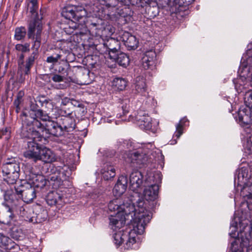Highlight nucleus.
Listing matches in <instances>:
<instances>
[{"instance_id":"c85d7f7f","label":"nucleus","mask_w":252,"mask_h":252,"mask_svg":"<svg viewBox=\"0 0 252 252\" xmlns=\"http://www.w3.org/2000/svg\"><path fill=\"white\" fill-rule=\"evenodd\" d=\"M42 30V26L40 25L38 23L34 22L30 23L29 25L28 31L29 38H32L33 33L35 32H36L35 38L40 37Z\"/></svg>"},{"instance_id":"4c0bfd02","label":"nucleus","mask_w":252,"mask_h":252,"mask_svg":"<svg viewBox=\"0 0 252 252\" xmlns=\"http://www.w3.org/2000/svg\"><path fill=\"white\" fill-rule=\"evenodd\" d=\"M187 119L186 118H183L180 122L176 125V131L175 133L174 136L177 138H179L183 133V125L187 122Z\"/></svg>"},{"instance_id":"bb28decb","label":"nucleus","mask_w":252,"mask_h":252,"mask_svg":"<svg viewBox=\"0 0 252 252\" xmlns=\"http://www.w3.org/2000/svg\"><path fill=\"white\" fill-rule=\"evenodd\" d=\"M46 200L47 204L50 206L61 204L62 196L56 191H50L47 194Z\"/></svg>"},{"instance_id":"09e8293b","label":"nucleus","mask_w":252,"mask_h":252,"mask_svg":"<svg viewBox=\"0 0 252 252\" xmlns=\"http://www.w3.org/2000/svg\"><path fill=\"white\" fill-rule=\"evenodd\" d=\"M242 80V78H239L237 80L236 82L234 81L235 87L238 93L242 92L244 88V86L240 83Z\"/></svg>"},{"instance_id":"8fccbe9b","label":"nucleus","mask_w":252,"mask_h":252,"mask_svg":"<svg viewBox=\"0 0 252 252\" xmlns=\"http://www.w3.org/2000/svg\"><path fill=\"white\" fill-rule=\"evenodd\" d=\"M41 43V37H37L35 38V39L34 41V43L32 46V48L34 50V51H36L38 52V50L40 47Z\"/></svg>"},{"instance_id":"393cba45","label":"nucleus","mask_w":252,"mask_h":252,"mask_svg":"<svg viewBox=\"0 0 252 252\" xmlns=\"http://www.w3.org/2000/svg\"><path fill=\"white\" fill-rule=\"evenodd\" d=\"M101 173L103 179L105 180L111 179L116 175L115 168L108 163L104 164L103 168L101 170Z\"/></svg>"},{"instance_id":"72a5a7b5","label":"nucleus","mask_w":252,"mask_h":252,"mask_svg":"<svg viewBox=\"0 0 252 252\" xmlns=\"http://www.w3.org/2000/svg\"><path fill=\"white\" fill-rule=\"evenodd\" d=\"M116 59L118 63L124 67L128 66L130 62L129 57L127 54L124 53L119 54L117 57H116Z\"/></svg>"},{"instance_id":"423d86ee","label":"nucleus","mask_w":252,"mask_h":252,"mask_svg":"<svg viewBox=\"0 0 252 252\" xmlns=\"http://www.w3.org/2000/svg\"><path fill=\"white\" fill-rule=\"evenodd\" d=\"M29 186V188L24 189H23L24 188L23 186L21 188H19L16 185L14 187V190L12 189V193L8 190L5 192L4 196V199L5 200L12 199L13 195L14 193H16L18 197H22L25 202L27 203L31 202L36 196L35 190L33 187L31 186Z\"/></svg>"},{"instance_id":"052dcab7","label":"nucleus","mask_w":252,"mask_h":252,"mask_svg":"<svg viewBox=\"0 0 252 252\" xmlns=\"http://www.w3.org/2000/svg\"><path fill=\"white\" fill-rule=\"evenodd\" d=\"M247 252H252V245L248 247Z\"/></svg>"},{"instance_id":"f8f14e48","label":"nucleus","mask_w":252,"mask_h":252,"mask_svg":"<svg viewBox=\"0 0 252 252\" xmlns=\"http://www.w3.org/2000/svg\"><path fill=\"white\" fill-rule=\"evenodd\" d=\"M74 20H69L68 23L63 28L64 32L68 34H80L86 33L87 31L86 26L84 24H77Z\"/></svg>"},{"instance_id":"412c9836","label":"nucleus","mask_w":252,"mask_h":252,"mask_svg":"<svg viewBox=\"0 0 252 252\" xmlns=\"http://www.w3.org/2000/svg\"><path fill=\"white\" fill-rule=\"evenodd\" d=\"M38 160H41L46 163L54 162L56 160L55 155L50 149L46 147L41 148Z\"/></svg>"},{"instance_id":"5fc2aeb1","label":"nucleus","mask_w":252,"mask_h":252,"mask_svg":"<svg viewBox=\"0 0 252 252\" xmlns=\"http://www.w3.org/2000/svg\"><path fill=\"white\" fill-rule=\"evenodd\" d=\"M24 95V93L23 91H20L17 95L16 98L15 99L20 100L21 101H23V97Z\"/></svg>"},{"instance_id":"c756f323","label":"nucleus","mask_w":252,"mask_h":252,"mask_svg":"<svg viewBox=\"0 0 252 252\" xmlns=\"http://www.w3.org/2000/svg\"><path fill=\"white\" fill-rule=\"evenodd\" d=\"M25 180L27 182L28 186H31L33 184L34 182H36V180L43 181V176L39 175L33 173L31 171H27L25 172Z\"/></svg>"},{"instance_id":"a18cd8bd","label":"nucleus","mask_w":252,"mask_h":252,"mask_svg":"<svg viewBox=\"0 0 252 252\" xmlns=\"http://www.w3.org/2000/svg\"><path fill=\"white\" fill-rule=\"evenodd\" d=\"M15 49L23 53L28 52L30 50V44L26 43L25 44H18L15 46Z\"/></svg>"},{"instance_id":"37998d69","label":"nucleus","mask_w":252,"mask_h":252,"mask_svg":"<svg viewBox=\"0 0 252 252\" xmlns=\"http://www.w3.org/2000/svg\"><path fill=\"white\" fill-rule=\"evenodd\" d=\"M245 153L252 158V135L248 139L245 147Z\"/></svg>"},{"instance_id":"5701e85b","label":"nucleus","mask_w":252,"mask_h":252,"mask_svg":"<svg viewBox=\"0 0 252 252\" xmlns=\"http://www.w3.org/2000/svg\"><path fill=\"white\" fill-rule=\"evenodd\" d=\"M241 63L243 67H248L249 71L252 72L251 82L252 83V47L249 48L243 55Z\"/></svg>"},{"instance_id":"ddd939ff","label":"nucleus","mask_w":252,"mask_h":252,"mask_svg":"<svg viewBox=\"0 0 252 252\" xmlns=\"http://www.w3.org/2000/svg\"><path fill=\"white\" fill-rule=\"evenodd\" d=\"M135 119L138 122L141 128L146 130H155V128H153L152 118L145 112L142 110L138 111L135 116Z\"/></svg>"},{"instance_id":"3c124183","label":"nucleus","mask_w":252,"mask_h":252,"mask_svg":"<svg viewBox=\"0 0 252 252\" xmlns=\"http://www.w3.org/2000/svg\"><path fill=\"white\" fill-rule=\"evenodd\" d=\"M64 77L59 74H54L52 77V80L55 82H61L63 81Z\"/></svg>"},{"instance_id":"a878e982","label":"nucleus","mask_w":252,"mask_h":252,"mask_svg":"<svg viewBox=\"0 0 252 252\" xmlns=\"http://www.w3.org/2000/svg\"><path fill=\"white\" fill-rule=\"evenodd\" d=\"M104 45L106 46L109 50V52L108 56L110 59L115 60L116 55H111V52H112L113 54H115L119 48L118 41L115 40L113 38H110L104 43Z\"/></svg>"},{"instance_id":"864d4df0","label":"nucleus","mask_w":252,"mask_h":252,"mask_svg":"<svg viewBox=\"0 0 252 252\" xmlns=\"http://www.w3.org/2000/svg\"><path fill=\"white\" fill-rule=\"evenodd\" d=\"M24 58V56L22 54L20 56V59L19 61V69L22 72L23 70H24V65H23V59Z\"/></svg>"},{"instance_id":"6ab92c4d","label":"nucleus","mask_w":252,"mask_h":252,"mask_svg":"<svg viewBox=\"0 0 252 252\" xmlns=\"http://www.w3.org/2000/svg\"><path fill=\"white\" fill-rule=\"evenodd\" d=\"M121 38L128 50H134L137 48L138 41L135 36L128 32H125L122 35Z\"/></svg>"},{"instance_id":"9d476101","label":"nucleus","mask_w":252,"mask_h":252,"mask_svg":"<svg viewBox=\"0 0 252 252\" xmlns=\"http://www.w3.org/2000/svg\"><path fill=\"white\" fill-rule=\"evenodd\" d=\"M130 221L129 226L130 230L128 232L124 233L121 231H119L116 232L113 235L114 242L117 246H120L121 244L123 243L125 241H126V245L128 248H132L133 245L136 243V237L137 235H141L138 233H136V235L134 236L133 242H130V237L129 232L131 230H133V226L132 225V221Z\"/></svg>"},{"instance_id":"2f4dec72","label":"nucleus","mask_w":252,"mask_h":252,"mask_svg":"<svg viewBox=\"0 0 252 252\" xmlns=\"http://www.w3.org/2000/svg\"><path fill=\"white\" fill-rule=\"evenodd\" d=\"M38 9L37 0H30L28 4V10L32 14L33 18L34 19H38Z\"/></svg>"},{"instance_id":"9b49d317","label":"nucleus","mask_w":252,"mask_h":252,"mask_svg":"<svg viewBox=\"0 0 252 252\" xmlns=\"http://www.w3.org/2000/svg\"><path fill=\"white\" fill-rule=\"evenodd\" d=\"M62 116L57 118L58 124L62 130L63 134L64 131L70 132L75 128V124L74 119L69 116V112L66 113L65 111H62Z\"/></svg>"},{"instance_id":"4d7b16f0","label":"nucleus","mask_w":252,"mask_h":252,"mask_svg":"<svg viewBox=\"0 0 252 252\" xmlns=\"http://www.w3.org/2000/svg\"><path fill=\"white\" fill-rule=\"evenodd\" d=\"M69 98L65 97L62 99L61 104L63 105H66L69 102Z\"/></svg>"},{"instance_id":"473e14b6","label":"nucleus","mask_w":252,"mask_h":252,"mask_svg":"<svg viewBox=\"0 0 252 252\" xmlns=\"http://www.w3.org/2000/svg\"><path fill=\"white\" fill-rule=\"evenodd\" d=\"M76 6L69 5L64 7L62 11V15L66 19L73 20Z\"/></svg>"},{"instance_id":"aec40b11","label":"nucleus","mask_w":252,"mask_h":252,"mask_svg":"<svg viewBox=\"0 0 252 252\" xmlns=\"http://www.w3.org/2000/svg\"><path fill=\"white\" fill-rule=\"evenodd\" d=\"M158 190V185H150L145 188L143 192L144 198L147 201H153L156 199Z\"/></svg>"},{"instance_id":"cd10ccee","label":"nucleus","mask_w":252,"mask_h":252,"mask_svg":"<svg viewBox=\"0 0 252 252\" xmlns=\"http://www.w3.org/2000/svg\"><path fill=\"white\" fill-rule=\"evenodd\" d=\"M103 21L102 19H97L96 22H92L90 24L91 30L94 32L95 31V34L98 36H103V32H105L106 29L104 28L102 25Z\"/></svg>"},{"instance_id":"1a4fd4ad","label":"nucleus","mask_w":252,"mask_h":252,"mask_svg":"<svg viewBox=\"0 0 252 252\" xmlns=\"http://www.w3.org/2000/svg\"><path fill=\"white\" fill-rule=\"evenodd\" d=\"M43 123L40 128H36L37 131H39L40 133L43 132L45 130L46 133L55 136H60L63 135L62 130L58 124V120L55 122L50 120V118L47 121H42Z\"/></svg>"},{"instance_id":"13d9d810","label":"nucleus","mask_w":252,"mask_h":252,"mask_svg":"<svg viewBox=\"0 0 252 252\" xmlns=\"http://www.w3.org/2000/svg\"><path fill=\"white\" fill-rule=\"evenodd\" d=\"M65 85L64 84H60L56 86V88L58 89H63L65 88Z\"/></svg>"},{"instance_id":"6e6552de","label":"nucleus","mask_w":252,"mask_h":252,"mask_svg":"<svg viewBox=\"0 0 252 252\" xmlns=\"http://www.w3.org/2000/svg\"><path fill=\"white\" fill-rule=\"evenodd\" d=\"M143 175L138 171L132 172L129 177L130 188L133 190L132 193L130 195L131 198H132L136 203V200L139 198L144 201L142 197H140L138 193L139 189L143 183Z\"/></svg>"},{"instance_id":"f3484780","label":"nucleus","mask_w":252,"mask_h":252,"mask_svg":"<svg viewBox=\"0 0 252 252\" xmlns=\"http://www.w3.org/2000/svg\"><path fill=\"white\" fill-rule=\"evenodd\" d=\"M250 109L247 107H241L238 111V121L243 126H248L252 121Z\"/></svg>"},{"instance_id":"49530a36","label":"nucleus","mask_w":252,"mask_h":252,"mask_svg":"<svg viewBox=\"0 0 252 252\" xmlns=\"http://www.w3.org/2000/svg\"><path fill=\"white\" fill-rule=\"evenodd\" d=\"M61 58V55L60 54H55L54 55L49 56L47 57L46 59V62L48 63H52L53 64H55L57 63L59 60Z\"/></svg>"},{"instance_id":"58836bf2","label":"nucleus","mask_w":252,"mask_h":252,"mask_svg":"<svg viewBox=\"0 0 252 252\" xmlns=\"http://www.w3.org/2000/svg\"><path fill=\"white\" fill-rule=\"evenodd\" d=\"M244 101L246 106L250 109H252V90L245 93Z\"/></svg>"},{"instance_id":"39448f33","label":"nucleus","mask_w":252,"mask_h":252,"mask_svg":"<svg viewBox=\"0 0 252 252\" xmlns=\"http://www.w3.org/2000/svg\"><path fill=\"white\" fill-rule=\"evenodd\" d=\"M20 171V164L15 160L6 162L2 167V172L5 176L4 180L9 185H17Z\"/></svg>"},{"instance_id":"c9c22d12","label":"nucleus","mask_w":252,"mask_h":252,"mask_svg":"<svg viewBox=\"0 0 252 252\" xmlns=\"http://www.w3.org/2000/svg\"><path fill=\"white\" fill-rule=\"evenodd\" d=\"M162 180V175L160 172H156L154 173L152 176L149 177L145 181V184L149 182L153 184L151 185H158L161 183Z\"/></svg>"},{"instance_id":"f03ea898","label":"nucleus","mask_w":252,"mask_h":252,"mask_svg":"<svg viewBox=\"0 0 252 252\" xmlns=\"http://www.w3.org/2000/svg\"><path fill=\"white\" fill-rule=\"evenodd\" d=\"M251 219L252 213L247 210L241 209L235 213L230 224L229 232L230 236L235 238L231 242L229 252H243V248L249 244V239L247 237L244 229Z\"/></svg>"},{"instance_id":"680f3d73","label":"nucleus","mask_w":252,"mask_h":252,"mask_svg":"<svg viewBox=\"0 0 252 252\" xmlns=\"http://www.w3.org/2000/svg\"><path fill=\"white\" fill-rule=\"evenodd\" d=\"M126 1V0H113L114 2H116V5L117 4V1H120V2H124Z\"/></svg>"},{"instance_id":"2eb2a0df","label":"nucleus","mask_w":252,"mask_h":252,"mask_svg":"<svg viewBox=\"0 0 252 252\" xmlns=\"http://www.w3.org/2000/svg\"><path fill=\"white\" fill-rule=\"evenodd\" d=\"M127 184V178L126 176L122 175L119 177L117 183L115 184L113 193L114 196L119 197L126 190Z\"/></svg>"},{"instance_id":"f257e3e1","label":"nucleus","mask_w":252,"mask_h":252,"mask_svg":"<svg viewBox=\"0 0 252 252\" xmlns=\"http://www.w3.org/2000/svg\"><path fill=\"white\" fill-rule=\"evenodd\" d=\"M108 207L110 211L117 212L115 216L111 215L109 218V226L114 231L121 229L126 220L132 221L133 230L129 232L130 242H133L136 233H144L146 225L152 218L151 212L145 209V201L140 198L136 203L132 198L124 202L117 198L110 201Z\"/></svg>"},{"instance_id":"f704fd0d","label":"nucleus","mask_w":252,"mask_h":252,"mask_svg":"<svg viewBox=\"0 0 252 252\" xmlns=\"http://www.w3.org/2000/svg\"><path fill=\"white\" fill-rule=\"evenodd\" d=\"M37 52L33 51L32 55L29 57L28 60L26 61V64L24 65V70L23 71L25 72V74H28L30 72L31 67L32 65L35 57L37 55Z\"/></svg>"},{"instance_id":"b1692460","label":"nucleus","mask_w":252,"mask_h":252,"mask_svg":"<svg viewBox=\"0 0 252 252\" xmlns=\"http://www.w3.org/2000/svg\"><path fill=\"white\" fill-rule=\"evenodd\" d=\"M91 12V11L88 12L86 9L81 6H76L73 20L78 22H85L86 17Z\"/></svg>"},{"instance_id":"ea45409f","label":"nucleus","mask_w":252,"mask_h":252,"mask_svg":"<svg viewBox=\"0 0 252 252\" xmlns=\"http://www.w3.org/2000/svg\"><path fill=\"white\" fill-rule=\"evenodd\" d=\"M26 34V30L24 27L16 28L15 32V38L17 40L24 38Z\"/></svg>"},{"instance_id":"a19ab883","label":"nucleus","mask_w":252,"mask_h":252,"mask_svg":"<svg viewBox=\"0 0 252 252\" xmlns=\"http://www.w3.org/2000/svg\"><path fill=\"white\" fill-rule=\"evenodd\" d=\"M19 215L22 217L23 219L26 221H28L30 222H33V219L32 218H30L27 215V211L26 210L25 208L23 206H21L19 207Z\"/></svg>"},{"instance_id":"c03bdc74","label":"nucleus","mask_w":252,"mask_h":252,"mask_svg":"<svg viewBox=\"0 0 252 252\" xmlns=\"http://www.w3.org/2000/svg\"><path fill=\"white\" fill-rule=\"evenodd\" d=\"M6 216L8 217V219L3 220L2 222L5 224L10 225L12 223V221L14 218V215L11 213V210L10 208L8 209Z\"/></svg>"},{"instance_id":"4be33fe9","label":"nucleus","mask_w":252,"mask_h":252,"mask_svg":"<svg viewBox=\"0 0 252 252\" xmlns=\"http://www.w3.org/2000/svg\"><path fill=\"white\" fill-rule=\"evenodd\" d=\"M18 246L9 237L0 233V248L3 250H11Z\"/></svg>"},{"instance_id":"dca6fc26","label":"nucleus","mask_w":252,"mask_h":252,"mask_svg":"<svg viewBox=\"0 0 252 252\" xmlns=\"http://www.w3.org/2000/svg\"><path fill=\"white\" fill-rule=\"evenodd\" d=\"M135 93L147 98L149 97L145 79L142 76L136 77L135 83Z\"/></svg>"},{"instance_id":"4468645a","label":"nucleus","mask_w":252,"mask_h":252,"mask_svg":"<svg viewBox=\"0 0 252 252\" xmlns=\"http://www.w3.org/2000/svg\"><path fill=\"white\" fill-rule=\"evenodd\" d=\"M241 195L246 200V202L242 203L239 210H247L250 212L249 204H252V183H248L244 186L241 191Z\"/></svg>"},{"instance_id":"a211bd4d","label":"nucleus","mask_w":252,"mask_h":252,"mask_svg":"<svg viewBox=\"0 0 252 252\" xmlns=\"http://www.w3.org/2000/svg\"><path fill=\"white\" fill-rule=\"evenodd\" d=\"M156 57V52L153 50L146 52L141 59L143 67L145 69L152 68L154 66Z\"/></svg>"},{"instance_id":"20e7f679","label":"nucleus","mask_w":252,"mask_h":252,"mask_svg":"<svg viewBox=\"0 0 252 252\" xmlns=\"http://www.w3.org/2000/svg\"><path fill=\"white\" fill-rule=\"evenodd\" d=\"M49 116L42 110L38 109L37 105L34 102L31 101L30 109L25 110L21 116L23 122L22 127H31L32 129L40 128L42 124L40 121H47Z\"/></svg>"},{"instance_id":"0eeeda50","label":"nucleus","mask_w":252,"mask_h":252,"mask_svg":"<svg viewBox=\"0 0 252 252\" xmlns=\"http://www.w3.org/2000/svg\"><path fill=\"white\" fill-rule=\"evenodd\" d=\"M152 145L148 144L142 148H139L136 150L130 152L127 155L129 161L133 166L140 168L148 161V150Z\"/></svg>"},{"instance_id":"7c9ffc66","label":"nucleus","mask_w":252,"mask_h":252,"mask_svg":"<svg viewBox=\"0 0 252 252\" xmlns=\"http://www.w3.org/2000/svg\"><path fill=\"white\" fill-rule=\"evenodd\" d=\"M61 174L60 172H57L50 175L48 177V181L55 189L58 188L62 184L63 180L61 179Z\"/></svg>"},{"instance_id":"7ed1b4c3","label":"nucleus","mask_w":252,"mask_h":252,"mask_svg":"<svg viewBox=\"0 0 252 252\" xmlns=\"http://www.w3.org/2000/svg\"><path fill=\"white\" fill-rule=\"evenodd\" d=\"M20 135L22 138H27L29 140L27 141L26 150L23 154L24 157L36 162L41 148L37 142L41 141L44 138L39 131L32 129L31 127L24 126L22 128Z\"/></svg>"},{"instance_id":"6e6d98bb","label":"nucleus","mask_w":252,"mask_h":252,"mask_svg":"<svg viewBox=\"0 0 252 252\" xmlns=\"http://www.w3.org/2000/svg\"><path fill=\"white\" fill-rule=\"evenodd\" d=\"M194 1V0H179L178 3L180 4H182V3H185L186 4H189Z\"/></svg>"},{"instance_id":"603ef678","label":"nucleus","mask_w":252,"mask_h":252,"mask_svg":"<svg viewBox=\"0 0 252 252\" xmlns=\"http://www.w3.org/2000/svg\"><path fill=\"white\" fill-rule=\"evenodd\" d=\"M22 101L15 99L13 102V105L15 108V111L17 113H18L21 109V108L20 107V105Z\"/></svg>"},{"instance_id":"de8ad7c7","label":"nucleus","mask_w":252,"mask_h":252,"mask_svg":"<svg viewBox=\"0 0 252 252\" xmlns=\"http://www.w3.org/2000/svg\"><path fill=\"white\" fill-rule=\"evenodd\" d=\"M46 185V181L43 177V181H40V180H36V182H34L33 184L32 185V187H37L39 188H43Z\"/></svg>"},{"instance_id":"e433bc0d","label":"nucleus","mask_w":252,"mask_h":252,"mask_svg":"<svg viewBox=\"0 0 252 252\" xmlns=\"http://www.w3.org/2000/svg\"><path fill=\"white\" fill-rule=\"evenodd\" d=\"M112 85L119 90H123L127 85L126 80L122 78H115L114 79Z\"/></svg>"},{"instance_id":"e2e57ef3","label":"nucleus","mask_w":252,"mask_h":252,"mask_svg":"<svg viewBox=\"0 0 252 252\" xmlns=\"http://www.w3.org/2000/svg\"><path fill=\"white\" fill-rule=\"evenodd\" d=\"M5 132H8V129H7V128H5Z\"/></svg>"},{"instance_id":"79ce46f5","label":"nucleus","mask_w":252,"mask_h":252,"mask_svg":"<svg viewBox=\"0 0 252 252\" xmlns=\"http://www.w3.org/2000/svg\"><path fill=\"white\" fill-rule=\"evenodd\" d=\"M12 237L16 240L19 239L22 234V231L19 227L15 226L10 229Z\"/></svg>"},{"instance_id":"bf43d9fd","label":"nucleus","mask_w":252,"mask_h":252,"mask_svg":"<svg viewBox=\"0 0 252 252\" xmlns=\"http://www.w3.org/2000/svg\"><path fill=\"white\" fill-rule=\"evenodd\" d=\"M243 171V169H242L241 170H240L239 171V173L238 175V178L239 179L240 178L241 176H242V178H244V175L242 173Z\"/></svg>"}]
</instances>
